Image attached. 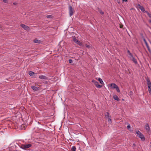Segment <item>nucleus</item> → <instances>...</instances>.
<instances>
[{
	"mask_svg": "<svg viewBox=\"0 0 151 151\" xmlns=\"http://www.w3.org/2000/svg\"><path fill=\"white\" fill-rule=\"evenodd\" d=\"M136 134L137 136L140 138L142 141H144L145 139V137L143 134L139 131H137L136 132Z\"/></svg>",
	"mask_w": 151,
	"mask_h": 151,
	"instance_id": "obj_1",
	"label": "nucleus"
},
{
	"mask_svg": "<svg viewBox=\"0 0 151 151\" xmlns=\"http://www.w3.org/2000/svg\"><path fill=\"white\" fill-rule=\"evenodd\" d=\"M147 83L148 88V91L150 93H151V83L150 79L147 78L146 79Z\"/></svg>",
	"mask_w": 151,
	"mask_h": 151,
	"instance_id": "obj_2",
	"label": "nucleus"
},
{
	"mask_svg": "<svg viewBox=\"0 0 151 151\" xmlns=\"http://www.w3.org/2000/svg\"><path fill=\"white\" fill-rule=\"evenodd\" d=\"M105 117L106 119H108V121L110 123H111V117L109 115V112H107L106 113L105 115Z\"/></svg>",
	"mask_w": 151,
	"mask_h": 151,
	"instance_id": "obj_3",
	"label": "nucleus"
},
{
	"mask_svg": "<svg viewBox=\"0 0 151 151\" xmlns=\"http://www.w3.org/2000/svg\"><path fill=\"white\" fill-rule=\"evenodd\" d=\"M31 144H27L26 145H22L21 146V148L23 149H28L31 146Z\"/></svg>",
	"mask_w": 151,
	"mask_h": 151,
	"instance_id": "obj_4",
	"label": "nucleus"
},
{
	"mask_svg": "<svg viewBox=\"0 0 151 151\" xmlns=\"http://www.w3.org/2000/svg\"><path fill=\"white\" fill-rule=\"evenodd\" d=\"M69 15L70 16H71L73 14V13L74 11V9L73 8V7L70 6H69Z\"/></svg>",
	"mask_w": 151,
	"mask_h": 151,
	"instance_id": "obj_5",
	"label": "nucleus"
},
{
	"mask_svg": "<svg viewBox=\"0 0 151 151\" xmlns=\"http://www.w3.org/2000/svg\"><path fill=\"white\" fill-rule=\"evenodd\" d=\"M20 26L24 30H30V28L29 27L24 24H22L20 25Z\"/></svg>",
	"mask_w": 151,
	"mask_h": 151,
	"instance_id": "obj_6",
	"label": "nucleus"
},
{
	"mask_svg": "<svg viewBox=\"0 0 151 151\" xmlns=\"http://www.w3.org/2000/svg\"><path fill=\"white\" fill-rule=\"evenodd\" d=\"M137 7L140 9L141 10L142 12H145V8L143 6H141L139 4H138V5H137Z\"/></svg>",
	"mask_w": 151,
	"mask_h": 151,
	"instance_id": "obj_7",
	"label": "nucleus"
},
{
	"mask_svg": "<svg viewBox=\"0 0 151 151\" xmlns=\"http://www.w3.org/2000/svg\"><path fill=\"white\" fill-rule=\"evenodd\" d=\"M145 129L147 132H149L150 130V127L149 125L147 124L145 125Z\"/></svg>",
	"mask_w": 151,
	"mask_h": 151,
	"instance_id": "obj_8",
	"label": "nucleus"
},
{
	"mask_svg": "<svg viewBox=\"0 0 151 151\" xmlns=\"http://www.w3.org/2000/svg\"><path fill=\"white\" fill-rule=\"evenodd\" d=\"M31 88L33 90L35 91H38L40 89L39 87L35 86H32Z\"/></svg>",
	"mask_w": 151,
	"mask_h": 151,
	"instance_id": "obj_9",
	"label": "nucleus"
},
{
	"mask_svg": "<svg viewBox=\"0 0 151 151\" xmlns=\"http://www.w3.org/2000/svg\"><path fill=\"white\" fill-rule=\"evenodd\" d=\"M129 58L134 63L136 64L137 63V60L134 57L132 58Z\"/></svg>",
	"mask_w": 151,
	"mask_h": 151,
	"instance_id": "obj_10",
	"label": "nucleus"
},
{
	"mask_svg": "<svg viewBox=\"0 0 151 151\" xmlns=\"http://www.w3.org/2000/svg\"><path fill=\"white\" fill-rule=\"evenodd\" d=\"M117 85L114 83H112L110 84V87L113 89L115 88Z\"/></svg>",
	"mask_w": 151,
	"mask_h": 151,
	"instance_id": "obj_11",
	"label": "nucleus"
},
{
	"mask_svg": "<svg viewBox=\"0 0 151 151\" xmlns=\"http://www.w3.org/2000/svg\"><path fill=\"white\" fill-rule=\"evenodd\" d=\"M33 42L34 43H40L42 42L41 41L38 40H33Z\"/></svg>",
	"mask_w": 151,
	"mask_h": 151,
	"instance_id": "obj_12",
	"label": "nucleus"
},
{
	"mask_svg": "<svg viewBox=\"0 0 151 151\" xmlns=\"http://www.w3.org/2000/svg\"><path fill=\"white\" fill-rule=\"evenodd\" d=\"M39 78L40 79H47V78L46 76H44L43 75H41L39 77Z\"/></svg>",
	"mask_w": 151,
	"mask_h": 151,
	"instance_id": "obj_13",
	"label": "nucleus"
},
{
	"mask_svg": "<svg viewBox=\"0 0 151 151\" xmlns=\"http://www.w3.org/2000/svg\"><path fill=\"white\" fill-rule=\"evenodd\" d=\"M113 97L114 99L117 100V101H119V99L116 95H114Z\"/></svg>",
	"mask_w": 151,
	"mask_h": 151,
	"instance_id": "obj_14",
	"label": "nucleus"
},
{
	"mask_svg": "<svg viewBox=\"0 0 151 151\" xmlns=\"http://www.w3.org/2000/svg\"><path fill=\"white\" fill-rule=\"evenodd\" d=\"M77 44L79 45L80 46H82L83 45V44L79 40H77L76 42Z\"/></svg>",
	"mask_w": 151,
	"mask_h": 151,
	"instance_id": "obj_15",
	"label": "nucleus"
},
{
	"mask_svg": "<svg viewBox=\"0 0 151 151\" xmlns=\"http://www.w3.org/2000/svg\"><path fill=\"white\" fill-rule=\"evenodd\" d=\"M98 81L100 82V83L102 84H104V83L102 79L100 78H99Z\"/></svg>",
	"mask_w": 151,
	"mask_h": 151,
	"instance_id": "obj_16",
	"label": "nucleus"
},
{
	"mask_svg": "<svg viewBox=\"0 0 151 151\" xmlns=\"http://www.w3.org/2000/svg\"><path fill=\"white\" fill-rule=\"evenodd\" d=\"M73 41L76 43V42L78 40L76 39V37L75 36L73 37Z\"/></svg>",
	"mask_w": 151,
	"mask_h": 151,
	"instance_id": "obj_17",
	"label": "nucleus"
},
{
	"mask_svg": "<svg viewBox=\"0 0 151 151\" xmlns=\"http://www.w3.org/2000/svg\"><path fill=\"white\" fill-rule=\"evenodd\" d=\"M29 75H30V76H32L34 74V73L32 71H29Z\"/></svg>",
	"mask_w": 151,
	"mask_h": 151,
	"instance_id": "obj_18",
	"label": "nucleus"
},
{
	"mask_svg": "<svg viewBox=\"0 0 151 151\" xmlns=\"http://www.w3.org/2000/svg\"><path fill=\"white\" fill-rule=\"evenodd\" d=\"M76 147L75 146H73L71 148V151H76Z\"/></svg>",
	"mask_w": 151,
	"mask_h": 151,
	"instance_id": "obj_19",
	"label": "nucleus"
},
{
	"mask_svg": "<svg viewBox=\"0 0 151 151\" xmlns=\"http://www.w3.org/2000/svg\"><path fill=\"white\" fill-rule=\"evenodd\" d=\"M145 12L147 14L149 17L151 18V14L149 13L148 12L146 11H145Z\"/></svg>",
	"mask_w": 151,
	"mask_h": 151,
	"instance_id": "obj_20",
	"label": "nucleus"
},
{
	"mask_svg": "<svg viewBox=\"0 0 151 151\" xmlns=\"http://www.w3.org/2000/svg\"><path fill=\"white\" fill-rule=\"evenodd\" d=\"M115 89H116V91H117L118 92H119V93L120 92V91L119 88L117 86L116 87V88H115Z\"/></svg>",
	"mask_w": 151,
	"mask_h": 151,
	"instance_id": "obj_21",
	"label": "nucleus"
},
{
	"mask_svg": "<svg viewBox=\"0 0 151 151\" xmlns=\"http://www.w3.org/2000/svg\"><path fill=\"white\" fill-rule=\"evenodd\" d=\"M94 84L95 85V86L97 87L98 86V85L99 84V83L97 81H95L94 83Z\"/></svg>",
	"mask_w": 151,
	"mask_h": 151,
	"instance_id": "obj_22",
	"label": "nucleus"
},
{
	"mask_svg": "<svg viewBox=\"0 0 151 151\" xmlns=\"http://www.w3.org/2000/svg\"><path fill=\"white\" fill-rule=\"evenodd\" d=\"M46 17L48 18H51L52 17V15H48Z\"/></svg>",
	"mask_w": 151,
	"mask_h": 151,
	"instance_id": "obj_23",
	"label": "nucleus"
},
{
	"mask_svg": "<svg viewBox=\"0 0 151 151\" xmlns=\"http://www.w3.org/2000/svg\"><path fill=\"white\" fill-rule=\"evenodd\" d=\"M129 55L130 56V57H129V58H132L133 57L132 54L131 53H130Z\"/></svg>",
	"mask_w": 151,
	"mask_h": 151,
	"instance_id": "obj_24",
	"label": "nucleus"
},
{
	"mask_svg": "<svg viewBox=\"0 0 151 151\" xmlns=\"http://www.w3.org/2000/svg\"><path fill=\"white\" fill-rule=\"evenodd\" d=\"M69 62L70 63H73V60L72 59H69Z\"/></svg>",
	"mask_w": 151,
	"mask_h": 151,
	"instance_id": "obj_25",
	"label": "nucleus"
},
{
	"mask_svg": "<svg viewBox=\"0 0 151 151\" xmlns=\"http://www.w3.org/2000/svg\"><path fill=\"white\" fill-rule=\"evenodd\" d=\"M102 87V85L99 84L97 88H101Z\"/></svg>",
	"mask_w": 151,
	"mask_h": 151,
	"instance_id": "obj_26",
	"label": "nucleus"
},
{
	"mask_svg": "<svg viewBox=\"0 0 151 151\" xmlns=\"http://www.w3.org/2000/svg\"><path fill=\"white\" fill-rule=\"evenodd\" d=\"M147 49L148 50V51H149V52H151V50L149 47V46H148L147 47Z\"/></svg>",
	"mask_w": 151,
	"mask_h": 151,
	"instance_id": "obj_27",
	"label": "nucleus"
},
{
	"mask_svg": "<svg viewBox=\"0 0 151 151\" xmlns=\"http://www.w3.org/2000/svg\"><path fill=\"white\" fill-rule=\"evenodd\" d=\"M131 128L130 125L129 124V125H128L127 127V128L129 129L130 128Z\"/></svg>",
	"mask_w": 151,
	"mask_h": 151,
	"instance_id": "obj_28",
	"label": "nucleus"
},
{
	"mask_svg": "<svg viewBox=\"0 0 151 151\" xmlns=\"http://www.w3.org/2000/svg\"><path fill=\"white\" fill-rule=\"evenodd\" d=\"M3 1L5 3H8V1L7 0H3Z\"/></svg>",
	"mask_w": 151,
	"mask_h": 151,
	"instance_id": "obj_29",
	"label": "nucleus"
},
{
	"mask_svg": "<svg viewBox=\"0 0 151 151\" xmlns=\"http://www.w3.org/2000/svg\"><path fill=\"white\" fill-rule=\"evenodd\" d=\"M86 47H87V48H90V45H87V44H86Z\"/></svg>",
	"mask_w": 151,
	"mask_h": 151,
	"instance_id": "obj_30",
	"label": "nucleus"
},
{
	"mask_svg": "<svg viewBox=\"0 0 151 151\" xmlns=\"http://www.w3.org/2000/svg\"><path fill=\"white\" fill-rule=\"evenodd\" d=\"M145 43V44L146 45L147 47L148 46H149V45H148V44H147V42H146V43Z\"/></svg>",
	"mask_w": 151,
	"mask_h": 151,
	"instance_id": "obj_31",
	"label": "nucleus"
},
{
	"mask_svg": "<svg viewBox=\"0 0 151 151\" xmlns=\"http://www.w3.org/2000/svg\"><path fill=\"white\" fill-rule=\"evenodd\" d=\"M145 43V44L146 45L147 47L148 46H149V45H148V44H147V42H146V43Z\"/></svg>",
	"mask_w": 151,
	"mask_h": 151,
	"instance_id": "obj_32",
	"label": "nucleus"
},
{
	"mask_svg": "<svg viewBox=\"0 0 151 151\" xmlns=\"http://www.w3.org/2000/svg\"><path fill=\"white\" fill-rule=\"evenodd\" d=\"M127 53H128V54H129V55L130 53H131V52H130V51H129V50H127Z\"/></svg>",
	"mask_w": 151,
	"mask_h": 151,
	"instance_id": "obj_33",
	"label": "nucleus"
},
{
	"mask_svg": "<svg viewBox=\"0 0 151 151\" xmlns=\"http://www.w3.org/2000/svg\"><path fill=\"white\" fill-rule=\"evenodd\" d=\"M17 3L16 2H14L13 3V4L14 5H17Z\"/></svg>",
	"mask_w": 151,
	"mask_h": 151,
	"instance_id": "obj_34",
	"label": "nucleus"
},
{
	"mask_svg": "<svg viewBox=\"0 0 151 151\" xmlns=\"http://www.w3.org/2000/svg\"><path fill=\"white\" fill-rule=\"evenodd\" d=\"M144 42H145V43L146 42H146V40H145V39H144Z\"/></svg>",
	"mask_w": 151,
	"mask_h": 151,
	"instance_id": "obj_35",
	"label": "nucleus"
},
{
	"mask_svg": "<svg viewBox=\"0 0 151 151\" xmlns=\"http://www.w3.org/2000/svg\"><path fill=\"white\" fill-rule=\"evenodd\" d=\"M100 13L101 14H104V12H102V11Z\"/></svg>",
	"mask_w": 151,
	"mask_h": 151,
	"instance_id": "obj_36",
	"label": "nucleus"
},
{
	"mask_svg": "<svg viewBox=\"0 0 151 151\" xmlns=\"http://www.w3.org/2000/svg\"><path fill=\"white\" fill-rule=\"evenodd\" d=\"M124 1L127 2V0H123V2Z\"/></svg>",
	"mask_w": 151,
	"mask_h": 151,
	"instance_id": "obj_37",
	"label": "nucleus"
},
{
	"mask_svg": "<svg viewBox=\"0 0 151 151\" xmlns=\"http://www.w3.org/2000/svg\"><path fill=\"white\" fill-rule=\"evenodd\" d=\"M122 27H123V26L122 25H120V28H122Z\"/></svg>",
	"mask_w": 151,
	"mask_h": 151,
	"instance_id": "obj_38",
	"label": "nucleus"
},
{
	"mask_svg": "<svg viewBox=\"0 0 151 151\" xmlns=\"http://www.w3.org/2000/svg\"><path fill=\"white\" fill-rule=\"evenodd\" d=\"M2 29V27L1 26H0V29Z\"/></svg>",
	"mask_w": 151,
	"mask_h": 151,
	"instance_id": "obj_39",
	"label": "nucleus"
},
{
	"mask_svg": "<svg viewBox=\"0 0 151 151\" xmlns=\"http://www.w3.org/2000/svg\"><path fill=\"white\" fill-rule=\"evenodd\" d=\"M149 22L151 23V20H150Z\"/></svg>",
	"mask_w": 151,
	"mask_h": 151,
	"instance_id": "obj_40",
	"label": "nucleus"
}]
</instances>
